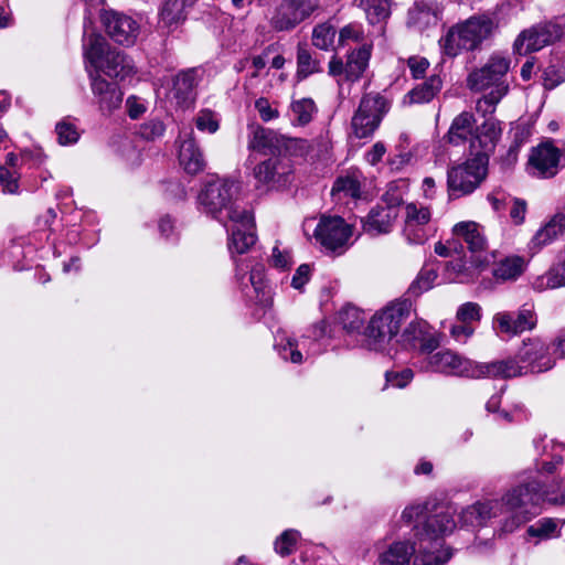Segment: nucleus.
I'll list each match as a JSON object with an SVG mask.
<instances>
[{
	"label": "nucleus",
	"instance_id": "7",
	"mask_svg": "<svg viewBox=\"0 0 565 565\" xmlns=\"http://www.w3.org/2000/svg\"><path fill=\"white\" fill-rule=\"evenodd\" d=\"M84 56L88 72H103L114 78L124 79L134 72L131 61L122 52L113 50L99 34H90L84 44Z\"/></svg>",
	"mask_w": 565,
	"mask_h": 565
},
{
	"label": "nucleus",
	"instance_id": "3",
	"mask_svg": "<svg viewBox=\"0 0 565 565\" xmlns=\"http://www.w3.org/2000/svg\"><path fill=\"white\" fill-rule=\"evenodd\" d=\"M412 315V302L396 299L377 310L363 332V345L369 350L391 355V345L401 327Z\"/></svg>",
	"mask_w": 565,
	"mask_h": 565
},
{
	"label": "nucleus",
	"instance_id": "61",
	"mask_svg": "<svg viewBox=\"0 0 565 565\" xmlns=\"http://www.w3.org/2000/svg\"><path fill=\"white\" fill-rule=\"evenodd\" d=\"M407 64L414 78L423 77L429 66L428 60L419 56L409 57Z\"/></svg>",
	"mask_w": 565,
	"mask_h": 565
},
{
	"label": "nucleus",
	"instance_id": "44",
	"mask_svg": "<svg viewBox=\"0 0 565 565\" xmlns=\"http://www.w3.org/2000/svg\"><path fill=\"white\" fill-rule=\"evenodd\" d=\"M436 278L437 270L434 267L424 266L408 287V292L415 297L422 295L434 286Z\"/></svg>",
	"mask_w": 565,
	"mask_h": 565
},
{
	"label": "nucleus",
	"instance_id": "53",
	"mask_svg": "<svg viewBox=\"0 0 565 565\" xmlns=\"http://www.w3.org/2000/svg\"><path fill=\"white\" fill-rule=\"evenodd\" d=\"M0 183L6 193L15 194L19 190L18 177L6 167H0Z\"/></svg>",
	"mask_w": 565,
	"mask_h": 565
},
{
	"label": "nucleus",
	"instance_id": "64",
	"mask_svg": "<svg viewBox=\"0 0 565 565\" xmlns=\"http://www.w3.org/2000/svg\"><path fill=\"white\" fill-rule=\"evenodd\" d=\"M271 264L276 268L285 269L291 264V256L288 250H280L278 246L273 248Z\"/></svg>",
	"mask_w": 565,
	"mask_h": 565
},
{
	"label": "nucleus",
	"instance_id": "40",
	"mask_svg": "<svg viewBox=\"0 0 565 565\" xmlns=\"http://www.w3.org/2000/svg\"><path fill=\"white\" fill-rule=\"evenodd\" d=\"M317 113V106L311 98H301L290 104L289 117L294 126L308 125Z\"/></svg>",
	"mask_w": 565,
	"mask_h": 565
},
{
	"label": "nucleus",
	"instance_id": "23",
	"mask_svg": "<svg viewBox=\"0 0 565 565\" xmlns=\"http://www.w3.org/2000/svg\"><path fill=\"white\" fill-rule=\"evenodd\" d=\"M405 348L418 349L422 353H431L438 347L437 339L429 333L428 324L423 320L408 323L401 335Z\"/></svg>",
	"mask_w": 565,
	"mask_h": 565
},
{
	"label": "nucleus",
	"instance_id": "57",
	"mask_svg": "<svg viewBox=\"0 0 565 565\" xmlns=\"http://www.w3.org/2000/svg\"><path fill=\"white\" fill-rule=\"evenodd\" d=\"M450 335L457 341L465 343L475 332L471 324L462 323L451 324L449 329Z\"/></svg>",
	"mask_w": 565,
	"mask_h": 565
},
{
	"label": "nucleus",
	"instance_id": "63",
	"mask_svg": "<svg viewBox=\"0 0 565 565\" xmlns=\"http://www.w3.org/2000/svg\"><path fill=\"white\" fill-rule=\"evenodd\" d=\"M511 202L510 217L516 225L522 224L525 218L526 203L520 199H512Z\"/></svg>",
	"mask_w": 565,
	"mask_h": 565
},
{
	"label": "nucleus",
	"instance_id": "42",
	"mask_svg": "<svg viewBox=\"0 0 565 565\" xmlns=\"http://www.w3.org/2000/svg\"><path fill=\"white\" fill-rule=\"evenodd\" d=\"M440 88V77L438 75H433L409 92L411 100L418 104L428 103L439 93Z\"/></svg>",
	"mask_w": 565,
	"mask_h": 565
},
{
	"label": "nucleus",
	"instance_id": "15",
	"mask_svg": "<svg viewBox=\"0 0 565 565\" xmlns=\"http://www.w3.org/2000/svg\"><path fill=\"white\" fill-rule=\"evenodd\" d=\"M254 177L270 189L282 188L291 181V160L286 156L270 157L254 168Z\"/></svg>",
	"mask_w": 565,
	"mask_h": 565
},
{
	"label": "nucleus",
	"instance_id": "8",
	"mask_svg": "<svg viewBox=\"0 0 565 565\" xmlns=\"http://www.w3.org/2000/svg\"><path fill=\"white\" fill-rule=\"evenodd\" d=\"M488 172V158L484 154H475L465 162L448 170L447 184L451 195L460 196L472 193Z\"/></svg>",
	"mask_w": 565,
	"mask_h": 565
},
{
	"label": "nucleus",
	"instance_id": "37",
	"mask_svg": "<svg viewBox=\"0 0 565 565\" xmlns=\"http://www.w3.org/2000/svg\"><path fill=\"white\" fill-rule=\"evenodd\" d=\"M308 339L309 337H302L300 340H297L281 333L276 338L275 348L281 359L299 364L303 362L301 349L307 348Z\"/></svg>",
	"mask_w": 565,
	"mask_h": 565
},
{
	"label": "nucleus",
	"instance_id": "54",
	"mask_svg": "<svg viewBox=\"0 0 565 565\" xmlns=\"http://www.w3.org/2000/svg\"><path fill=\"white\" fill-rule=\"evenodd\" d=\"M555 239V235H552L550 227L545 224L535 233V235L531 239V249L537 252L542 249L544 246L554 242Z\"/></svg>",
	"mask_w": 565,
	"mask_h": 565
},
{
	"label": "nucleus",
	"instance_id": "39",
	"mask_svg": "<svg viewBox=\"0 0 565 565\" xmlns=\"http://www.w3.org/2000/svg\"><path fill=\"white\" fill-rule=\"evenodd\" d=\"M365 12L370 24H382L391 15L390 0H355Z\"/></svg>",
	"mask_w": 565,
	"mask_h": 565
},
{
	"label": "nucleus",
	"instance_id": "49",
	"mask_svg": "<svg viewBox=\"0 0 565 565\" xmlns=\"http://www.w3.org/2000/svg\"><path fill=\"white\" fill-rule=\"evenodd\" d=\"M339 320L348 332L358 331L363 324L362 313L354 307L344 308L339 313Z\"/></svg>",
	"mask_w": 565,
	"mask_h": 565
},
{
	"label": "nucleus",
	"instance_id": "22",
	"mask_svg": "<svg viewBox=\"0 0 565 565\" xmlns=\"http://www.w3.org/2000/svg\"><path fill=\"white\" fill-rule=\"evenodd\" d=\"M238 215L235 218L228 220L227 228L231 232L228 242L230 252L244 254L246 253L256 242V234L254 232V217L248 211V222L244 224Z\"/></svg>",
	"mask_w": 565,
	"mask_h": 565
},
{
	"label": "nucleus",
	"instance_id": "20",
	"mask_svg": "<svg viewBox=\"0 0 565 565\" xmlns=\"http://www.w3.org/2000/svg\"><path fill=\"white\" fill-rule=\"evenodd\" d=\"M519 359L527 373H541L551 370L555 360L548 347L540 339H529L519 352Z\"/></svg>",
	"mask_w": 565,
	"mask_h": 565
},
{
	"label": "nucleus",
	"instance_id": "46",
	"mask_svg": "<svg viewBox=\"0 0 565 565\" xmlns=\"http://www.w3.org/2000/svg\"><path fill=\"white\" fill-rule=\"evenodd\" d=\"M55 131L57 135V141L62 146L74 145L79 139V131L77 127L68 118L58 121L55 126Z\"/></svg>",
	"mask_w": 565,
	"mask_h": 565
},
{
	"label": "nucleus",
	"instance_id": "24",
	"mask_svg": "<svg viewBox=\"0 0 565 565\" xmlns=\"http://www.w3.org/2000/svg\"><path fill=\"white\" fill-rule=\"evenodd\" d=\"M503 514V503L499 500L476 502L460 513V521L466 526H483L489 520Z\"/></svg>",
	"mask_w": 565,
	"mask_h": 565
},
{
	"label": "nucleus",
	"instance_id": "51",
	"mask_svg": "<svg viewBox=\"0 0 565 565\" xmlns=\"http://www.w3.org/2000/svg\"><path fill=\"white\" fill-rule=\"evenodd\" d=\"M456 318L459 322L471 324L480 320L481 308L476 302H466L458 308Z\"/></svg>",
	"mask_w": 565,
	"mask_h": 565
},
{
	"label": "nucleus",
	"instance_id": "26",
	"mask_svg": "<svg viewBox=\"0 0 565 565\" xmlns=\"http://www.w3.org/2000/svg\"><path fill=\"white\" fill-rule=\"evenodd\" d=\"M500 136L499 121L492 117L486 119L482 125L475 129V137L471 139V151H475V154H484L488 158Z\"/></svg>",
	"mask_w": 565,
	"mask_h": 565
},
{
	"label": "nucleus",
	"instance_id": "41",
	"mask_svg": "<svg viewBox=\"0 0 565 565\" xmlns=\"http://www.w3.org/2000/svg\"><path fill=\"white\" fill-rule=\"evenodd\" d=\"M321 71L320 61L312 55L307 45L299 44L297 49V77L303 79Z\"/></svg>",
	"mask_w": 565,
	"mask_h": 565
},
{
	"label": "nucleus",
	"instance_id": "19",
	"mask_svg": "<svg viewBox=\"0 0 565 565\" xmlns=\"http://www.w3.org/2000/svg\"><path fill=\"white\" fill-rule=\"evenodd\" d=\"M200 82L198 68H188L179 72L172 78V87L168 97L178 107L189 108L196 98V86Z\"/></svg>",
	"mask_w": 565,
	"mask_h": 565
},
{
	"label": "nucleus",
	"instance_id": "18",
	"mask_svg": "<svg viewBox=\"0 0 565 565\" xmlns=\"http://www.w3.org/2000/svg\"><path fill=\"white\" fill-rule=\"evenodd\" d=\"M94 102L103 114H111L122 103L124 94L115 83L106 81L97 72H88Z\"/></svg>",
	"mask_w": 565,
	"mask_h": 565
},
{
	"label": "nucleus",
	"instance_id": "21",
	"mask_svg": "<svg viewBox=\"0 0 565 565\" xmlns=\"http://www.w3.org/2000/svg\"><path fill=\"white\" fill-rule=\"evenodd\" d=\"M428 207L409 203L405 206L404 235L411 244H423L427 234L424 226L430 221Z\"/></svg>",
	"mask_w": 565,
	"mask_h": 565
},
{
	"label": "nucleus",
	"instance_id": "14",
	"mask_svg": "<svg viewBox=\"0 0 565 565\" xmlns=\"http://www.w3.org/2000/svg\"><path fill=\"white\" fill-rule=\"evenodd\" d=\"M537 322L533 308L529 305L521 307L518 312H498L493 317L492 328L499 337L508 338L521 334L535 328Z\"/></svg>",
	"mask_w": 565,
	"mask_h": 565
},
{
	"label": "nucleus",
	"instance_id": "55",
	"mask_svg": "<svg viewBox=\"0 0 565 565\" xmlns=\"http://www.w3.org/2000/svg\"><path fill=\"white\" fill-rule=\"evenodd\" d=\"M363 39L362 29L356 24H349L339 32V44L345 45L349 41L359 42Z\"/></svg>",
	"mask_w": 565,
	"mask_h": 565
},
{
	"label": "nucleus",
	"instance_id": "30",
	"mask_svg": "<svg viewBox=\"0 0 565 565\" xmlns=\"http://www.w3.org/2000/svg\"><path fill=\"white\" fill-rule=\"evenodd\" d=\"M454 234L463 241L472 254L486 250L487 238L483 227L473 221L457 223L452 228Z\"/></svg>",
	"mask_w": 565,
	"mask_h": 565
},
{
	"label": "nucleus",
	"instance_id": "13",
	"mask_svg": "<svg viewBox=\"0 0 565 565\" xmlns=\"http://www.w3.org/2000/svg\"><path fill=\"white\" fill-rule=\"evenodd\" d=\"M107 35L117 44L131 46L136 43L140 24L132 17L114 10L104 11L100 15Z\"/></svg>",
	"mask_w": 565,
	"mask_h": 565
},
{
	"label": "nucleus",
	"instance_id": "52",
	"mask_svg": "<svg viewBox=\"0 0 565 565\" xmlns=\"http://www.w3.org/2000/svg\"><path fill=\"white\" fill-rule=\"evenodd\" d=\"M195 125L199 130L210 134H214L218 129V121L214 113L209 109H203L198 114Z\"/></svg>",
	"mask_w": 565,
	"mask_h": 565
},
{
	"label": "nucleus",
	"instance_id": "47",
	"mask_svg": "<svg viewBox=\"0 0 565 565\" xmlns=\"http://www.w3.org/2000/svg\"><path fill=\"white\" fill-rule=\"evenodd\" d=\"M300 537V534L296 530L284 531L275 541V551L280 556L290 555L296 547V544Z\"/></svg>",
	"mask_w": 565,
	"mask_h": 565
},
{
	"label": "nucleus",
	"instance_id": "27",
	"mask_svg": "<svg viewBox=\"0 0 565 565\" xmlns=\"http://www.w3.org/2000/svg\"><path fill=\"white\" fill-rule=\"evenodd\" d=\"M396 217L397 210L395 207L376 206L362 220L363 231L371 236L387 234L391 232Z\"/></svg>",
	"mask_w": 565,
	"mask_h": 565
},
{
	"label": "nucleus",
	"instance_id": "25",
	"mask_svg": "<svg viewBox=\"0 0 565 565\" xmlns=\"http://www.w3.org/2000/svg\"><path fill=\"white\" fill-rule=\"evenodd\" d=\"M520 359H507L488 363L478 362L477 379H511L526 374Z\"/></svg>",
	"mask_w": 565,
	"mask_h": 565
},
{
	"label": "nucleus",
	"instance_id": "48",
	"mask_svg": "<svg viewBox=\"0 0 565 565\" xmlns=\"http://www.w3.org/2000/svg\"><path fill=\"white\" fill-rule=\"evenodd\" d=\"M563 458L559 455H552L551 460H542L541 462H536L537 476L534 481H541V486L546 487L545 482L548 478L557 471V468L562 466Z\"/></svg>",
	"mask_w": 565,
	"mask_h": 565
},
{
	"label": "nucleus",
	"instance_id": "56",
	"mask_svg": "<svg viewBox=\"0 0 565 565\" xmlns=\"http://www.w3.org/2000/svg\"><path fill=\"white\" fill-rule=\"evenodd\" d=\"M385 377L386 382L390 383L392 386L403 388L413 379V371L409 369H405L399 373L386 372Z\"/></svg>",
	"mask_w": 565,
	"mask_h": 565
},
{
	"label": "nucleus",
	"instance_id": "34",
	"mask_svg": "<svg viewBox=\"0 0 565 565\" xmlns=\"http://www.w3.org/2000/svg\"><path fill=\"white\" fill-rule=\"evenodd\" d=\"M415 551L408 542H393L379 553V565H409Z\"/></svg>",
	"mask_w": 565,
	"mask_h": 565
},
{
	"label": "nucleus",
	"instance_id": "10",
	"mask_svg": "<svg viewBox=\"0 0 565 565\" xmlns=\"http://www.w3.org/2000/svg\"><path fill=\"white\" fill-rule=\"evenodd\" d=\"M565 35V26L561 23L550 21L535 24L523 30L513 43V52L519 55H526L537 52L545 46L552 45Z\"/></svg>",
	"mask_w": 565,
	"mask_h": 565
},
{
	"label": "nucleus",
	"instance_id": "17",
	"mask_svg": "<svg viewBox=\"0 0 565 565\" xmlns=\"http://www.w3.org/2000/svg\"><path fill=\"white\" fill-rule=\"evenodd\" d=\"M561 152L551 141L533 148L529 158V171L532 175L547 179L558 172Z\"/></svg>",
	"mask_w": 565,
	"mask_h": 565
},
{
	"label": "nucleus",
	"instance_id": "33",
	"mask_svg": "<svg viewBox=\"0 0 565 565\" xmlns=\"http://www.w3.org/2000/svg\"><path fill=\"white\" fill-rule=\"evenodd\" d=\"M179 161L190 174L201 172L205 167L203 153L192 136L182 140L179 150Z\"/></svg>",
	"mask_w": 565,
	"mask_h": 565
},
{
	"label": "nucleus",
	"instance_id": "38",
	"mask_svg": "<svg viewBox=\"0 0 565 565\" xmlns=\"http://www.w3.org/2000/svg\"><path fill=\"white\" fill-rule=\"evenodd\" d=\"M371 49V45L363 44L348 56L344 70L345 82H356L360 79L369 65Z\"/></svg>",
	"mask_w": 565,
	"mask_h": 565
},
{
	"label": "nucleus",
	"instance_id": "32",
	"mask_svg": "<svg viewBox=\"0 0 565 565\" xmlns=\"http://www.w3.org/2000/svg\"><path fill=\"white\" fill-rule=\"evenodd\" d=\"M475 122L471 113L462 111L456 116L446 135L448 142L454 146H460L467 141L471 143V139L475 137Z\"/></svg>",
	"mask_w": 565,
	"mask_h": 565
},
{
	"label": "nucleus",
	"instance_id": "60",
	"mask_svg": "<svg viewBox=\"0 0 565 565\" xmlns=\"http://www.w3.org/2000/svg\"><path fill=\"white\" fill-rule=\"evenodd\" d=\"M255 108L257 109L260 118L264 121H269L279 116L278 110L276 108H273L271 105L269 104L268 99H266V98H258L255 102Z\"/></svg>",
	"mask_w": 565,
	"mask_h": 565
},
{
	"label": "nucleus",
	"instance_id": "62",
	"mask_svg": "<svg viewBox=\"0 0 565 565\" xmlns=\"http://www.w3.org/2000/svg\"><path fill=\"white\" fill-rule=\"evenodd\" d=\"M270 145V131L264 128H257L253 134V139L249 147L257 150H263Z\"/></svg>",
	"mask_w": 565,
	"mask_h": 565
},
{
	"label": "nucleus",
	"instance_id": "50",
	"mask_svg": "<svg viewBox=\"0 0 565 565\" xmlns=\"http://www.w3.org/2000/svg\"><path fill=\"white\" fill-rule=\"evenodd\" d=\"M248 281L250 282L252 289L255 292V300L262 302L263 297L265 296V271L264 267L258 265L255 266L248 277Z\"/></svg>",
	"mask_w": 565,
	"mask_h": 565
},
{
	"label": "nucleus",
	"instance_id": "9",
	"mask_svg": "<svg viewBox=\"0 0 565 565\" xmlns=\"http://www.w3.org/2000/svg\"><path fill=\"white\" fill-rule=\"evenodd\" d=\"M391 107V102L381 93L364 94L352 117V129L358 138L371 137L380 127Z\"/></svg>",
	"mask_w": 565,
	"mask_h": 565
},
{
	"label": "nucleus",
	"instance_id": "58",
	"mask_svg": "<svg viewBox=\"0 0 565 565\" xmlns=\"http://www.w3.org/2000/svg\"><path fill=\"white\" fill-rule=\"evenodd\" d=\"M310 332H311L310 337L313 338V341L307 342V347H308L307 355H315V354L320 353V348H317L318 344L316 343V341L324 335L326 322L320 321V322L313 324Z\"/></svg>",
	"mask_w": 565,
	"mask_h": 565
},
{
	"label": "nucleus",
	"instance_id": "1",
	"mask_svg": "<svg viewBox=\"0 0 565 565\" xmlns=\"http://www.w3.org/2000/svg\"><path fill=\"white\" fill-rule=\"evenodd\" d=\"M427 504H414L405 508L402 520L407 523H416L415 535L418 537V554L414 565H444L451 557L448 551H440L441 537L454 531L456 522L454 510L447 505H438L428 514Z\"/></svg>",
	"mask_w": 565,
	"mask_h": 565
},
{
	"label": "nucleus",
	"instance_id": "4",
	"mask_svg": "<svg viewBox=\"0 0 565 565\" xmlns=\"http://www.w3.org/2000/svg\"><path fill=\"white\" fill-rule=\"evenodd\" d=\"M510 68V60L494 54L480 68L472 71L467 78V86L475 92L491 89L477 102V110L483 115L493 114L497 104L507 95L509 86L505 75Z\"/></svg>",
	"mask_w": 565,
	"mask_h": 565
},
{
	"label": "nucleus",
	"instance_id": "43",
	"mask_svg": "<svg viewBox=\"0 0 565 565\" xmlns=\"http://www.w3.org/2000/svg\"><path fill=\"white\" fill-rule=\"evenodd\" d=\"M558 526L553 519L543 518L526 529L530 539H536V542L558 536Z\"/></svg>",
	"mask_w": 565,
	"mask_h": 565
},
{
	"label": "nucleus",
	"instance_id": "2",
	"mask_svg": "<svg viewBox=\"0 0 565 565\" xmlns=\"http://www.w3.org/2000/svg\"><path fill=\"white\" fill-rule=\"evenodd\" d=\"M499 501L503 503V513H509L501 525V531L511 533L536 515L542 502L564 504L565 484L553 479L551 487H543L541 481L531 480L509 490Z\"/></svg>",
	"mask_w": 565,
	"mask_h": 565
},
{
	"label": "nucleus",
	"instance_id": "11",
	"mask_svg": "<svg viewBox=\"0 0 565 565\" xmlns=\"http://www.w3.org/2000/svg\"><path fill=\"white\" fill-rule=\"evenodd\" d=\"M352 227L340 216H322L313 237L326 253L341 255L349 248Z\"/></svg>",
	"mask_w": 565,
	"mask_h": 565
},
{
	"label": "nucleus",
	"instance_id": "31",
	"mask_svg": "<svg viewBox=\"0 0 565 565\" xmlns=\"http://www.w3.org/2000/svg\"><path fill=\"white\" fill-rule=\"evenodd\" d=\"M362 181L363 174L360 170H350L335 179L331 195L339 201L347 198L360 199Z\"/></svg>",
	"mask_w": 565,
	"mask_h": 565
},
{
	"label": "nucleus",
	"instance_id": "35",
	"mask_svg": "<svg viewBox=\"0 0 565 565\" xmlns=\"http://www.w3.org/2000/svg\"><path fill=\"white\" fill-rule=\"evenodd\" d=\"M189 0H166L160 11L159 26L168 32L177 29L186 19Z\"/></svg>",
	"mask_w": 565,
	"mask_h": 565
},
{
	"label": "nucleus",
	"instance_id": "36",
	"mask_svg": "<svg viewBox=\"0 0 565 565\" xmlns=\"http://www.w3.org/2000/svg\"><path fill=\"white\" fill-rule=\"evenodd\" d=\"M526 262L522 256L510 255L493 262L492 275L497 280L518 279L525 270Z\"/></svg>",
	"mask_w": 565,
	"mask_h": 565
},
{
	"label": "nucleus",
	"instance_id": "12",
	"mask_svg": "<svg viewBox=\"0 0 565 565\" xmlns=\"http://www.w3.org/2000/svg\"><path fill=\"white\" fill-rule=\"evenodd\" d=\"M320 0H282L269 24L277 32L291 31L319 8Z\"/></svg>",
	"mask_w": 565,
	"mask_h": 565
},
{
	"label": "nucleus",
	"instance_id": "16",
	"mask_svg": "<svg viewBox=\"0 0 565 565\" xmlns=\"http://www.w3.org/2000/svg\"><path fill=\"white\" fill-rule=\"evenodd\" d=\"M478 362L459 356L451 351H440L428 359V369L447 375L477 379Z\"/></svg>",
	"mask_w": 565,
	"mask_h": 565
},
{
	"label": "nucleus",
	"instance_id": "59",
	"mask_svg": "<svg viewBox=\"0 0 565 565\" xmlns=\"http://www.w3.org/2000/svg\"><path fill=\"white\" fill-rule=\"evenodd\" d=\"M164 132V125L160 120H150L141 126L140 134L146 139H154L162 136Z\"/></svg>",
	"mask_w": 565,
	"mask_h": 565
},
{
	"label": "nucleus",
	"instance_id": "29",
	"mask_svg": "<svg viewBox=\"0 0 565 565\" xmlns=\"http://www.w3.org/2000/svg\"><path fill=\"white\" fill-rule=\"evenodd\" d=\"M562 287H565V245L558 255L557 262L546 273L535 277L532 281V288L540 292Z\"/></svg>",
	"mask_w": 565,
	"mask_h": 565
},
{
	"label": "nucleus",
	"instance_id": "45",
	"mask_svg": "<svg viewBox=\"0 0 565 565\" xmlns=\"http://www.w3.org/2000/svg\"><path fill=\"white\" fill-rule=\"evenodd\" d=\"M337 30L329 23H321L312 31V44L323 51L333 49Z\"/></svg>",
	"mask_w": 565,
	"mask_h": 565
},
{
	"label": "nucleus",
	"instance_id": "5",
	"mask_svg": "<svg viewBox=\"0 0 565 565\" xmlns=\"http://www.w3.org/2000/svg\"><path fill=\"white\" fill-rule=\"evenodd\" d=\"M238 184L230 180H214L209 182L198 196L199 204L204 213L227 226L228 220L238 215L241 221L248 222V210L236 202Z\"/></svg>",
	"mask_w": 565,
	"mask_h": 565
},
{
	"label": "nucleus",
	"instance_id": "28",
	"mask_svg": "<svg viewBox=\"0 0 565 565\" xmlns=\"http://www.w3.org/2000/svg\"><path fill=\"white\" fill-rule=\"evenodd\" d=\"M439 17L437 9L426 2H415L407 13V26L417 32H425L436 28Z\"/></svg>",
	"mask_w": 565,
	"mask_h": 565
},
{
	"label": "nucleus",
	"instance_id": "6",
	"mask_svg": "<svg viewBox=\"0 0 565 565\" xmlns=\"http://www.w3.org/2000/svg\"><path fill=\"white\" fill-rule=\"evenodd\" d=\"M497 26L494 20L489 15H472L448 29L439 40L441 50L450 57H455L463 51H475L493 34Z\"/></svg>",
	"mask_w": 565,
	"mask_h": 565
}]
</instances>
